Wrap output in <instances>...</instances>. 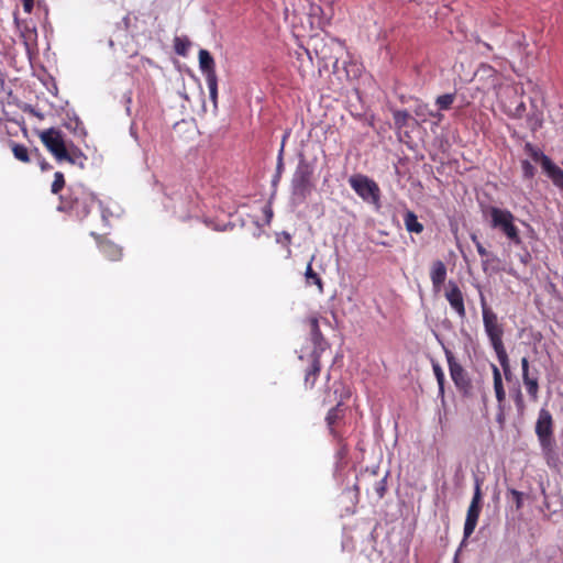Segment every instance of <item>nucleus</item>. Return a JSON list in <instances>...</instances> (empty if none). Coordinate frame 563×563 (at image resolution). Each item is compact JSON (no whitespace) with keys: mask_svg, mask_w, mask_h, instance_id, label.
<instances>
[{"mask_svg":"<svg viewBox=\"0 0 563 563\" xmlns=\"http://www.w3.org/2000/svg\"><path fill=\"white\" fill-rule=\"evenodd\" d=\"M499 91L504 93V98H508V102H517L522 93V88L517 85L505 84Z\"/></svg>","mask_w":563,"mask_h":563,"instance_id":"obj_19","label":"nucleus"},{"mask_svg":"<svg viewBox=\"0 0 563 563\" xmlns=\"http://www.w3.org/2000/svg\"><path fill=\"white\" fill-rule=\"evenodd\" d=\"M454 99L455 96L453 93L442 95L437 98V104L440 109L446 110L452 106Z\"/></svg>","mask_w":563,"mask_h":563,"instance_id":"obj_24","label":"nucleus"},{"mask_svg":"<svg viewBox=\"0 0 563 563\" xmlns=\"http://www.w3.org/2000/svg\"><path fill=\"white\" fill-rule=\"evenodd\" d=\"M481 499H482L481 482L478 478H476L474 496H473V499L468 507L466 520H465V525H464V539H467L475 530V527L477 525V520L479 517V511H481Z\"/></svg>","mask_w":563,"mask_h":563,"instance_id":"obj_11","label":"nucleus"},{"mask_svg":"<svg viewBox=\"0 0 563 563\" xmlns=\"http://www.w3.org/2000/svg\"><path fill=\"white\" fill-rule=\"evenodd\" d=\"M12 152L16 159L23 163L30 162L29 151L24 145L14 143L12 145Z\"/></svg>","mask_w":563,"mask_h":563,"instance_id":"obj_21","label":"nucleus"},{"mask_svg":"<svg viewBox=\"0 0 563 563\" xmlns=\"http://www.w3.org/2000/svg\"><path fill=\"white\" fill-rule=\"evenodd\" d=\"M511 494L515 496V500L517 503V507H520L521 506V493L515 490V489H511Z\"/></svg>","mask_w":563,"mask_h":563,"instance_id":"obj_36","label":"nucleus"},{"mask_svg":"<svg viewBox=\"0 0 563 563\" xmlns=\"http://www.w3.org/2000/svg\"><path fill=\"white\" fill-rule=\"evenodd\" d=\"M516 404H517V407H518V410L520 412H523L525 410V404H523V399H522V395L520 391H518L517 394V397H516Z\"/></svg>","mask_w":563,"mask_h":563,"instance_id":"obj_33","label":"nucleus"},{"mask_svg":"<svg viewBox=\"0 0 563 563\" xmlns=\"http://www.w3.org/2000/svg\"><path fill=\"white\" fill-rule=\"evenodd\" d=\"M504 374H505V377L508 379L510 376V369L507 373L504 371Z\"/></svg>","mask_w":563,"mask_h":563,"instance_id":"obj_41","label":"nucleus"},{"mask_svg":"<svg viewBox=\"0 0 563 563\" xmlns=\"http://www.w3.org/2000/svg\"><path fill=\"white\" fill-rule=\"evenodd\" d=\"M65 185L64 175L60 172L55 173L54 181L52 184V192L58 194Z\"/></svg>","mask_w":563,"mask_h":563,"instance_id":"obj_25","label":"nucleus"},{"mask_svg":"<svg viewBox=\"0 0 563 563\" xmlns=\"http://www.w3.org/2000/svg\"><path fill=\"white\" fill-rule=\"evenodd\" d=\"M335 411H336V409H332V410L329 412V415H328V418H327V419H328V421H329V423H330V424H331V423H333L334 419L336 418Z\"/></svg>","mask_w":563,"mask_h":563,"instance_id":"obj_37","label":"nucleus"},{"mask_svg":"<svg viewBox=\"0 0 563 563\" xmlns=\"http://www.w3.org/2000/svg\"><path fill=\"white\" fill-rule=\"evenodd\" d=\"M415 113L417 117H421V118H423V120H426V115H427L426 106H418L415 110Z\"/></svg>","mask_w":563,"mask_h":563,"instance_id":"obj_34","label":"nucleus"},{"mask_svg":"<svg viewBox=\"0 0 563 563\" xmlns=\"http://www.w3.org/2000/svg\"><path fill=\"white\" fill-rule=\"evenodd\" d=\"M472 241L475 243L476 245V250L478 252V254L483 257H488L490 254L487 252V250L483 246V244L478 241L477 236L475 234H472L471 236Z\"/></svg>","mask_w":563,"mask_h":563,"instance_id":"obj_31","label":"nucleus"},{"mask_svg":"<svg viewBox=\"0 0 563 563\" xmlns=\"http://www.w3.org/2000/svg\"><path fill=\"white\" fill-rule=\"evenodd\" d=\"M482 303L485 331L492 342L503 369L507 373L509 371V358L501 340L504 333L503 328L498 322L496 313L485 306L484 300Z\"/></svg>","mask_w":563,"mask_h":563,"instance_id":"obj_3","label":"nucleus"},{"mask_svg":"<svg viewBox=\"0 0 563 563\" xmlns=\"http://www.w3.org/2000/svg\"><path fill=\"white\" fill-rule=\"evenodd\" d=\"M351 187L366 201L377 203L379 201V187L367 176L357 174L349 179Z\"/></svg>","mask_w":563,"mask_h":563,"instance_id":"obj_9","label":"nucleus"},{"mask_svg":"<svg viewBox=\"0 0 563 563\" xmlns=\"http://www.w3.org/2000/svg\"><path fill=\"white\" fill-rule=\"evenodd\" d=\"M493 377H494V390L496 394V399L498 401V406L501 409L503 404L506 399V393L503 386V378L499 368L496 365H492Z\"/></svg>","mask_w":563,"mask_h":563,"instance_id":"obj_17","label":"nucleus"},{"mask_svg":"<svg viewBox=\"0 0 563 563\" xmlns=\"http://www.w3.org/2000/svg\"><path fill=\"white\" fill-rule=\"evenodd\" d=\"M536 433L540 444L545 452L552 451L553 446V419L549 410L542 408L536 422Z\"/></svg>","mask_w":563,"mask_h":563,"instance_id":"obj_8","label":"nucleus"},{"mask_svg":"<svg viewBox=\"0 0 563 563\" xmlns=\"http://www.w3.org/2000/svg\"><path fill=\"white\" fill-rule=\"evenodd\" d=\"M473 82L478 91L484 95H494L506 84L505 78L497 73L492 66L483 64L474 74Z\"/></svg>","mask_w":563,"mask_h":563,"instance_id":"obj_5","label":"nucleus"},{"mask_svg":"<svg viewBox=\"0 0 563 563\" xmlns=\"http://www.w3.org/2000/svg\"><path fill=\"white\" fill-rule=\"evenodd\" d=\"M448 363L450 367V373L453 382L459 388H467L470 382L466 377V374L463 367L455 361L454 356L451 352H446Z\"/></svg>","mask_w":563,"mask_h":563,"instance_id":"obj_14","label":"nucleus"},{"mask_svg":"<svg viewBox=\"0 0 563 563\" xmlns=\"http://www.w3.org/2000/svg\"><path fill=\"white\" fill-rule=\"evenodd\" d=\"M38 136L48 152L56 158V161H66L70 164H78L82 166V152L73 144L68 145L64 140L62 131L49 128L40 132Z\"/></svg>","mask_w":563,"mask_h":563,"instance_id":"obj_1","label":"nucleus"},{"mask_svg":"<svg viewBox=\"0 0 563 563\" xmlns=\"http://www.w3.org/2000/svg\"><path fill=\"white\" fill-rule=\"evenodd\" d=\"M312 168L305 162H301L291 180L292 197L296 200H303L310 194L312 188L311 183Z\"/></svg>","mask_w":563,"mask_h":563,"instance_id":"obj_7","label":"nucleus"},{"mask_svg":"<svg viewBox=\"0 0 563 563\" xmlns=\"http://www.w3.org/2000/svg\"><path fill=\"white\" fill-rule=\"evenodd\" d=\"M521 168H522V173H523V176L527 177V178H532L533 175H534V167L532 166V164L528 161H523L521 163Z\"/></svg>","mask_w":563,"mask_h":563,"instance_id":"obj_30","label":"nucleus"},{"mask_svg":"<svg viewBox=\"0 0 563 563\" xmlns=\"http://www.w3.org/2000/svg\"><path fill=\"white\" fill-rule=\"evenodd\" d=\"M319 369H320V367H319V362H318V361H316V362L313 363V367H312V372H313V374H316L317 372H319Z\"/></svg>","mask_w":563,"mask_h":563,"instance_id":"obj_39","label":"nucleus"},{"mask_svg":"<svg viewBox=\"0 0 563 563\" xmlns=\"http://www.w3.org/2000/svg\"><path fill=\"white\" fill-rule=\"evenodd\" d=\"M487 212L490 217L492 228L503 231L504 234L515 244L521 243L518 229L514 224L515 217L510 211L499 209L497 207H489Z\"/></svg>","mask_w":563,"mask_h":563,"instance_id":"obj_6","label":"nucleus"},{"mask_svg":"<svg viewBox=\"0 0 563 563\" xmlns=\"http://www.w3.org/2000/svg\"><path fill=\"white\" fill-rule=\"evenodd\" d=\"M482 265H483V269H484V272H487V269H488V265H489V260H488V258H487V260H484V261H483V263H482Z\"/></svg>","mask_w":563,"mask_h":563,"instance_id":"obj_38","label":"nucleus"},{"mask_svg":"<svg viewBox=\"0 0 563 563\" xmlns=\"http://www.w3.org/2000/svg\"><path fill=\"white\" fill-rule=\"evenodd\" d=\"M32 113H33L34 115H36L37 118L42 119V114H41V113H38V112H36L35 110H32Z\"/></svg>","mask_w":563,"mask_h":563,"instance_id":"obj_40","label":"nucleus"},{"mask_svg":"<svg viewBox=\"0 0 563 563\" xmlns=\"http://www.w3.org/2000/svg\"><path fill=\"white\" fill-rule=\"evenodd\" d=\"M446 277V267L441 261H435L432 265L431 269V280L433 287L439 289L441 285L444 283Z\"/></svg>","mask_w":563,"mask_h":563,"instance_id":"obj_18","label":"nucleus"},{"mask_svg":"<svg viewBox=\"0 0 563 563\" xmlns=\"http://www.w3.org/2000/svg\"><path fill=\"white\" fill-rule=\"evenodd\" d=\"M188 43L183 42L179 37L175 40V51L179 55H184L187 51Z\"/></svg>","mask_w":563,"mask_h":563,"instance_id":"obj_32","label":"nucleus"},{"mask_svg":"<svg viewBox=\"0 0 563 563\" xmlns=\"http://www.w3.org/2000/svg\"><path fill=\"white\" fill-rule=\"evenodd\" d=\"M433 372L439 384L440 393H443L444 374L439 364H433Z\"/></svg>","mask_w":563,"mask_h":563,"instance_id":"obj_28","label":"nucleus"},{"mask_svg":"<svg viewBox=\"0 0 563 563\" xmlns=\"http://www.w3.org/2000/svg\"><path fill=\"white\" fill-rule=\"evenodd\" d=\"M313 258H314V256H312L311 261L308 263L305 276H306V279L308 283L312 282L313 284H316L319 287V290L322 291L321 278L318 276L317 273L313 272L312 266H311Z\"/></svg>","mask_w":563,"mask_h":563,"instance_id":"obj_22","label":"nucleus"},{"mask_svg":"<svg viewBox=\"0 0 563 563\" xmlns=\"http://www.w3.org/2000/svg\"><path fill=\"white\" fill-rule=\"evenodd\" d=\"M199 66L206 75V79L216 78L214 60L207 49L199 51Z\"/></svg>","mask_w":563,"mask_h":563,"instance_id":"obj_16","label":"nucleus"},{"mask_svg":"<svg viewBox=\"0 0 563 563\" xmlns=\"http://www.w3.org/2000/svg\"><path fill=\"white\" fill-rule=\"evenodd\" d=\"M410 114L407 111L397 110L394 112L395 125L402 129L409 121Z\"/></svg>","mask_w":563,"mask_h":563,"instance_id":"obj_23","label":"nucleus"},{"mask_svg":"<svg viewBox=\"0 0 563 563\" xmlns=\"http://www.w3.org/2000/svg\"><path fill=\"white\" fill-rule=\"evenodd\" d=\"M207 84H208V88H209V92H210V99L216 104L217 98H218V79H217V77L207 79Z\"/></svg>","mask_w":563,"mask_h":563,"instance_id":"obj_26","label":"nucleus"},{"mask_svg":"<svg viewBox=\"0 0 563 563\" xmlns=\"http://www.w3.org/2000/svg\"><path fill=\"white\" fill-rule=\"evenodd\" d=\"M445 298L450 306L456 311L461 318H465L466 310L464 306V298L461 289L454 282H449Z\"/></svg>","mask_w":563,"mask_h":563,"instance_id":"obj_12","label":"nucleus"},{"mask_svg":"<svg viewBox=\"0 0 563 563\" xmlns=\"http://www.w3.org/2000/svg\"><path fill=\"white\" fill-rule=\"evenodd\" d=\"M313 48L299 46L296 51V66L303 78H313L321 74V67L313 60Z\"/></svg>","mask_w":563,"mask_h":563,"instance_id":"obj_10","label":"nucleus"},{"mask_svg":"<svg viewBox=\"0 0 563 563\" xmlns=\"http://www.w3.org/2000/svg\"><path fill=\"white\" fill-rule=\"evenodd\" d=\"M542 168L553 184L563 190V170L552 163L548 156H542Z\"/></svg>","mask_w":563,"mask_h":563,"instance_id":"obj_15","label":"nucleus"},{"mask_svg":"<svg viewBox=\"0 0 563 563\" xmlns=\"http://www.w3.org/2000/svg\"><path fill=\"white\" fill-rule=\"evenodd\" d=\"M34 0H23V8L25 12L30 13L33 9Z\"/></svg>","mask_w":563,"mask_h":563,"instance_id":"obj_35","label":"nucleus"},{"mask_svg":"<svg viewBox=\"0 0 563 563\" xmlns=\"http://www.w3.org/2000/svg\"><path fill=\"white\" fill-rule=\"evenodd\" d=\"M522 380L530 398L536 401L539 397V383L537 375H531L529 372V361L527 357L521 360Z\"/></svg>","mask_w":563,"mask_h":563,"instance_id":"obj_13","label":"nucleus"},{"mask_svg":"<svg viewBox=\"0 0 563 563\" xmlns=\"http://www.w3.org/2000/svg\"><path fill=\"white\" fill-rule=\"evenodd\" d=\"M104 253H107L111 258L115 260L120 257L121 250L111 243H106L102 245Z\"/></svg>","mask_w":563,"mask_h":563,"instance_id":"obj_27","label":"nucleus"},{"mask_svg":"<svg viewBox=\"0 0 563 563\" xmlns=\"http://www.w3.org/2000/svg\"><path fill=\"white\" fill-rule=\"evenodd\" d=\"M497 99L505 113L509 117L521 119L526 115L527 124L531 130L534 131L542 125L543 114L533 102H531V110L527 112L526 103L520 98L517 102H508V98H504V93L497 92Z\"/></svg>","mask_w":563,"mask_h":563,"instance_id":"obj_4","label":"nucleus"},{"mask_svg":"<svg viewBox=\"0 0 563 563\" xmlns=\"http://www.w3.org/2000/svg\"><path fill=\"white\" fill-rule=\"evenodd\" d=\"M526 151L532 156V158L542 164V156H545L541 151L534 148L532 145L527 144Z\"/></svg>","mask_w":563,"mask_h":563,"instance_id":"obj_29","label":"nucleus"},{"mask_svg":"<svg viewBox=\"0 0 563 563\" xmlns=\"http://www.w3.org/2000/svg\"><path fill=\"white\" fill-rule=\"evenodd\" d=\"M313 54L318 59L321 70H338L339 60L346 54L344 45L333 38H313Z\"/></svg>","mask_w":563,"mask_h":563,"instance_id":"obj_2","label":"nucleus"},{"mask_svg":"<svg viewBox=\"0 0 563 563\" xmlns=\"http://www.w3.org/2000/svg\"><path fill=\"white\" fill-rule=\"evenodd\" d=\"M405 225L409 232L421 233L423 225L418 221L417 216L412 211H407L405 214Z\"/></svg>","mask_w":563,"mask_h":563,"instance_id":"obj_20","label":"nucleus"}]
</instances>
